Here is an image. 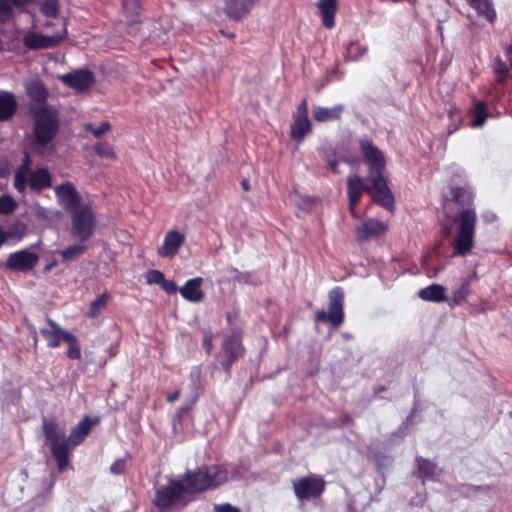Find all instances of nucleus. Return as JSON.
Listing matches in <instances>:
<instances>
[{"label": "nucleus", "instance_id": "nucleus-48", "mask_svg": "<svg viewBox=\"0 0 512 512\" xmlns=\"http://www.w3.org/2000/svg\"><path fill=\"white\" fill-rule=\"evenodd\" d=\"M214 512H241L239 508L229 503L218 504L214 506Z\"/></svg>", "mask_w": 512, "mask_h": 512}, {"label": "nucleus", "instance_id": "nucleus-44", "mask_svg": "<svg viewBox=\"0 0 512 512\" xmlns=\"http://www.w3.org/2000/svg\"><path fill=\"white\" fill-rule=\"evenodd\" d=\"M165 277L159 270H150L146 275V281L148 284H159L161 286Z\"/></svg>", "mask_w": 512, "mask_h": 512}, {"label": "nucleus", "instance_id": "nucleus-53", "mask_svg": "<svg viewBox=\"0 0 512 512\" xmlns=\"http://www.w3.org/2000/svg\"><path fill=\"white\" fill-rule=\"evenodd\" d=\"M180 397V392L179 391H175L174 393L170 394L167 396V401L169 403H173L175 402L178 398Z\"/></svg>", "mask_w": 512, "mask_h": 512}, {"label": "nucleus", "instance_id": "nucleus-28", "mask_svg": "<svg viewBox=\"0 0 512 512\" xmlns=\"http://www.w3.org/2000/svg\"><path fill=\"white\" fill-rule=\"evenodd\" d=\"M311 132V123L309 118L293 117V123L291 125V138L296 142L300 143L304 137Z\"/></svg>", "mask_w": 512, "mask_h": 512}, {"label": "nucleus", "instance_id": "nucleus-49", "mask_svg": "<svg viewBox=\"0 0 512 512\" xmlns=\"http://www.w3.org/2000/svg\"><path fill=\"white\" fill-rule=\"evenodd\" d=\"M357 50V54L355 55L356 58H358L359 56L365 54L366 52V47H360V45L356 42H351L348 46V51L350 53L354 52Z\"/></svg>", "mask_w": 512, "mask_h": 512}, {"label": "nucleus", "instance_id": "nucleus-41", "mask_svg": "<svg viewBox=\"0 0 512 512\" xmlns=\"http://www.w3.org/2000/svg\"><path fill=\"white\" fill-rule=\"evenodd\" d=\"M16 208V202L9 195H3L0 197V213L9 214L12 213Z\"/></svg>", "mask_w": 512, "mask_h": 512}, {"label": "nucleus", "instance_id": "nucleus-55", "mask_svg": "<svg viewBox=\"0 0 512 512\" xmlns=\"http://www.w3.org/2000/svg\"><path fill=\"white\" fill-rule=\"evenodd\" d=\"M356 206H357V205H353V206H351V203H349V211H350V213H351L352 217H354V218H357V217H358V215H357V213H356V211H355Z\"/></svg>", "mask_w": 512, "mask_h": 512}, {"label": "nucleus", "instance_id": "nucleus-36", "mask_svg": "<svg viewBox=\"0 0 512 512\" xmlns=\"http://www.w3.org/2000/svg\"><path fill=\"white\" fill-rule=\"evenodd\" d=\"M487 118V106L483 102H477L473 110V121L474 127H481L485 123Z\"/></svg>", "mask_w": 512, "mask_h": 512}, {"label": "nucleus", "instance_id": "nucleus-33", "mask_svg": "<svg viewBox=\"0 0 512 512\" xmlns=\"http://www.w3.org/2000/svg\"><path fill=\"white\" fill-rule=\"evenodd\" d=\"M417 462L420 475L423 479H433L437 475L438 469L432 462L422 458H419Z\"/></svg>", "mask_w": 512, "mask_h": 512}, {"label": "nucleus", "instance_id": "nucleus-18", "mask_svg": "<svg viewBox=\"0 0 512 512\" xmlns=\"http://www.w3.org/2000/svg\"><path fill=\"white\" fill-rule=\"evenodd\" d=\"M185 237L176 230L169 231L164 238V242L158 249L161 257L170 258L177 254L179 248L184 244Z\"/></svg>", "mask_w": 512, "mask_h": 512}, {"label": "nucleus", "instance_id": "nucleus-8", "mask_svg": "<svg viewBox=\"0 0 512 512\" xmlns=\"http://www.w3.org/2000/svg\"><path fill=\"white\" fill-rule=\"evenodd\" d=\"M184 492L186 488L182 483L169 480L167 484L157 487L155 505L160 510H165L176 503Z\"/></svg>", "mask_w": 512, "mask_h": 512}, {"label": "nucleus", "instance_id": "nucleus-27", "mask_svg": "<svg viewBox=\"0 0 512 512\" xmlns=\"http://www.w3.org/2000/svg\"><path fill=\"white\" fill-rule=\"evenodd\" d=\"M92 423L89 417H85L80 423H78L70 432L68 442L69 447L78 446L84 438L88 435L91 429Z\"/></svg>", "mask_w": 512, "mask_h": 512}, {"label": "nucleus", "instance_id": "nucleus-5", "mask_svg": "<svg viewBox=\"0 0 512 512\" xmlns=\"http://www.w3.org/2000/svg\"><path fill=\"white\" fill-rule=\"evenodd\" d=\"M329 310H319L315 313L316 322H329L338 327L343 323L344 312V292L340 287H336L329 292Z\"/></svg>", "mask_w": 512, "mask_h": 512}, {"label": "nucleus", "instance_id": "nucleus-12", "mask_svg": "<svg viewBox=\"0 0 512 512\" xmlns=\"http://www.w3.org/2000/svg\"><path fill=\"white\" fill-rule=\"evenodd\" d=\"M369 180L371 182V192H369V194L371 195L373 201L380 204L384 208L391 210L394 205V198L391 191L387 187L384 176L378 174L376 177L369 178Z\"/></svg>", "mask_w": 512, "mask_h": 512}, {"label": "nucleus", "instance_id": "nucleus-57", "mask_svg": "<svg viewBox=\"0 0 512 512\" xmlns=\"http://www.w3.org/2000/svg\"><path fill=\"white\" fill-rule=\"evenodd\" d=\"M29 165H30V158H29V156H28V155H25V157H24V162H23V164H22L20 167H25V166H27V168H29Z\"/></svg>", "mask_w": 512, "mask_h": 512}, {"label": "nucleus", "instance_id": "nucleus-2", "mask_svg": "<svg viewBox=\"0 0 512 512\" xmlns=\"http://www.w3.org/2000/svg\"><path fill=\"white\" fill-rule=\"evenodd\" d=\"M228 481V473L219 466H209L185 474L186 492L197 493Z\"/></svg>", "mask_w": 512, "mask_h": 512}, {"label": "nucleus", "instance_id": "nucleus-45", "mask_svg": "<svg viewBox=\"0 0 512 512\" xmlns=\"http://www.w3.org/2000/svg\"><path fill=\"white\" fill-rule=\"evenodd\" d=\"M12 12L11 2H0V22L10 19Z\"/></svg>", "mask_w": 512, "mask_h": 512}, {"label": "nucleus", "instance_id": "nucleus-51", "mask_svg": "<svg viewBox=\"0 0 512 512\" xmlns=\"http://www.w3.org/2000/svg\"><path fill=\"white\" fill-rule=\"evenodd\" d=\"M162 289L167 293H174L178 290L176 284L173 281L164 279L161 284Z\"/></svg>", "mask_w": 512, "mask_h": 512}, {"label": "nucleus", "instance_id": "nucleus-40", "mask_svg": "<svg viewBox=\"0 0 512 512\" xmlns=\"http://www.w3.org/2000/svg\"><path fill=\"white\" fill-rule=\"evenodd\" d=\"M95 152L102 158L114 160L116 159V154L113 151V148L108 143H99L95 146Z\"/></svg>", "mask_w": 512, "mask_h": 512}, {"label": "nucleus", "instance_id": "nucleus-47", "mask_svg": "<svg viewBox=\"0 0 512 512\" xmlns=\"http://www.w3.org/2000/svg\"><path fill=\"white\" fill-rule=\"evenodd\" d=\"M293 117L308 118V103L306 98L300 102Z\"/></svg>", "mask_w": 512, "mask_h": 512}, {"label": "nucleus", "instance_id": "nucleus-1", "mask_svg": "<svg viewBox=\"0 0 512 512\" xmlns=\"http://www.w3.org/2000/svg\"><path fill=\"white\" fill-rule=\"evenodd\" d=\"M476 221V212L469 208L463 209L454 217L455 235L452 256H465L471 252L474 246Z\"/></svg>", "mask_w": 512, "mask_h": 512}, {"label": "nucleus", "instance_id": "nucleus-20", "mask_svg": "<svg viewBox=\"0 0 512 512\" xmlns=\"http://www.w3.org/2000/svg\"><path fill=\"white\" fill-rule=\"evenodd\" d=\"M343 104H336L333 107H323L316 105L313 107V118L319 123L339 121L344 112Z\"/></svg>", "mask_w": 512, "mask_h": 512}, {"label": "nucleus", "instance_id": "nucleus-15", "mask_svg": "<svg viewBox=\"0 0 512 512\" xmlns=\"http://www.w3.org/2000/svg\"><path fill=\"white\" fill-rule=\"evenodd\" d=\"M59 78L67 86L77 91H84L94 83V77L88 70H77L71 73L60 75Z\"/></svg>", "mask_w": 512, "mask_h": 512}, {"label": "nucleus", "instance_id": "nucleus-14", "mask_svg": "<svg viewBox=\"0 0 512 512\" xmlns=\"http://www.w3.org/2000/svg\"><path fill=\"white\" fill-rule=\"evenodd\" d=\"M65 36V29L61 33H56L52 36L37 34L34 32L25 35L23 42L24 45L30 49H44L57 46Z\"/></svg>", "mask_w": 512, "mask_h": 512}, {"label": "nucleus", "instance_id": "nucleus-58", "mask_svg": "<svg viewBox=\"0 0 512 512\" xmlns=\"http://www.w3.org/2000/svg\"><path fill=\"white\" fill-rule=\"evenodd\" d=\"M32 333H33V341H34V344L36 345V343L38 341V337H37V332H36L35 328L32 329Z\"/></svg>", "mask_w": 512, "mask_h": 512}, {"label": "nucleus", "instance_id": "nucleus-25", "mask_svg": "<svg viewBox=\"0 0 512 512\" xmlns=\"http://www.w3.org/2000/svg\"><path fill=\"white\" fill-rule=\"evenodd\" d=\"M17 101L11 92L0 91V121H6L15 114Z\"/></svg>", "mask_w": 512, "mask_h": 512}, {"label": "nucleus", "instance_id": "nucleus-42", "mask_svg": "<svg viewBox=\"0 0 512 512\" xmlns=\"http://www.w3.org/2000/svg\"><path fill=\"white\" fill-rule=\"evenodd\" d=\"M40 10L47 17H55L58 14L59 7L57 2H40Z\"/></svg>", "mask_w": 512, "mask_h": 512}, {"label": "nucleus", "instance_id": "nucleus-19", "mask_svg": "<svg viewBox=\"0 0 512 512\" xmlns=\"http://www.w3.org/2000/svg\"><path fill=\"white\" fill-rule=\"evenodd\" d=\"M386 230L387 225L376 219H368L356 228L357 237L360 240L381 236L386 232Z\"/></svg>", "mask_w": 512, "mask_h": 512}, {"label": "nucleus", "instance_id": "nucleus-17", "mask_svg": "<svg viewBox=\"0 0 512 512\" xmlns=\"http://www.w3.org/2000/svg\"><path fill=\"white\" fill-rule=\"evenodd\" d=\"M58 201L66 210H75L79 206L80 196L75 187L70 183H65L55 188Z\"/></svg>", "mask_w": 512, "mask_h": 512}, {"label": "nucleus", "instance_id": "nucleus-7", "mask_svg": "<svg viewBox=\"0 0 512 512\" xmlns=\"http://www.w3.org/2000/svg\"><path fill=\"white\" fill-rule=\"evenodd\" d=\"M325 488V481L317 475H310L293 482V490L298 500L304 501L319 497Z\"/></svg>", "mask_w": 512, "mask_h": 512}, {"label": "nucleus", "instance_id": "nucleus-9", "mask_svg": "<svg viewBox=\"0 0 512 512\" xmlns=\"http://www.w3.org/2000/svg\"><path fill=\"white\" fill-rule=\"evenodd\" d=\"M361 151L369 163V177L383 175L385 169V159L383 153L368 138H362L359 141Z\"/></svg>", "mask_w": 512, "mask_h": 512}, {"label": "nucleus", "instance_id": "nucleus-56", "mask_svg": "<svg viewBox=\"0 0 512 512\" xmlns=\"http://www.w3.org/2000/svg\"><path fill=\"white\" fill-rule=\"evenodd\" d=\"M241 185H242L243 189L246 191H248L250 189V184L247 179H243L241 182Z\"/></svg>", "mask_w": 512, "mask_h": 512}, {"label": "nucleus", "instance_id": "nucleus-22", "mask_svg": "<svg viewBox=\"0 0 512 512\" xmlns=\"http://www.w3.org/2000/svg\"><path fill=\"white\" fill-rule=\"evenodd\" d=\"M202 283L203 279L201 277L190 279L179 289V292L187 301L201 302L204 298V292L201 290Z\"/></svg>", "mask_w": 512, "mask_h": 512}, {"label": "nucleus", "instance_id": "nucleus-24", "mask_svg": "<svg viewBox=\"0 0 512 512\" xmlns=\"http://www.w3.org/2000/svg\"><path fill=\"white\" fill-rule=\"evenodd\" d=\"M47 323L49 328H43L40 330V333L47 341L48 346L50 347H58L61 343V340L66 339V335L70 333L63 330L56 322L51 319H47Z\"/></svg>", "mask_w": 512, "mask_h": 512}, {"label": "nucleus", "instance_id": "nucleus-13", "mask_svg": "<svg viewBox=\"0 0 512 512\" xmlns=\"http://www.w3.org/2000/svg\"><path fill=\"white\" fill-rule=\"evenodd\" d=\"M462 9L463 12H466L467 17L475 23H479L482 20L492 22L496 17V12L491 2H465Z\"/></svg>", "mask_w": 512, "mask_h": 512}, {"label": "nucleus", "instance_id": "nucleus-54", "mask_svg": "<svg viewBox=\"0 0 512 512\" xmlns=\"http://www.w3.org/2000/svg\"><path fill=\"white\" fill-rule=\"evenodd\" d=\"M337 166H338V162L337 161H330L329 162V168L334 173H339V171L337 170Z\"/></svg>", "mask_w": 512, "mask_h": 512}, {"label": "nucleus", "instance_id": "nucleus-39", "mask_svg": "<svg viewBox=\"0 0 512 512\" xmlns=\"http://www.w3.org/2000/svg\"><path fill=\"white\" fill-rule=\"evenodd\" d=\"M71 447L53 451L52 454L58 463L59 471H64L68 465L69 450Z\"/></svg>", "mask_w": 512, "mask_h": 512}, {"label": "nucleus", "instance_id": "nucleus-43", "mask_svg": "<svg viewBox=\"0 0 512 512\" xmlns=\"http://www.w3.org/2000/svg\"><path fill=\"white\" fill-rule=\"evenodd\" d=\"M111 128L109 122H102L97 128H93L92 124L86 125V130L90 131L96 138H99L103 134L107 133Z\"/></svg>", "mask_w": 512, "mask_h": 512}, {"label": "nucleus", "instance_id": "nucleus-32", "mask_svg": "<svg viewBox=\"0 0 512 512\" xmlns=\"http://www.w3.org/2000/svg\"><path fill=\"white\" fill-rule=\"evenodd\" d=\"M87 249L86 245L83 244H74L62 250H59L58 253L62 256L65 261H73L85 253Z\"/></svg>", "mask_w": 512, "mask_h": 512}, {"label": "nucleus", "instance_id": "nucleus-16", "mask_svg": "<svg viewBox=\"0 0 512 512\" xmlns=\"http://www.w3.org/2000/svg\"><path fill=\"white\" fill-rule=\"evenodd\" d=\"M39 260L37 254L22 250L12 253L7 259V266L13 270L29 271L35 267Z\"/></svg>", "mask_w": 512, "mask_h": 512}, {"label": "nucleus", "instance_id": "nucleus-52", "mask_svg": "<svg viewBox=\"0 0 512 512\" xmlns=\"http://www.w3.org/2000/svg\"><path fill=\"white\" fill-rule=\"evenodd\" d=\"M203 346L205 347V349L209 352L212 348V335L211 334H207L205 335L204 339H203Z\"/></svg>", "mask_w": 512, "mask_h": 512}, {"label": "nucleus", "instance_id": "nucleus-60", "mask_svg": "<svg viewBox=\"0 0 512 512\" xmlns=\"http://www.w3.org/2000/svg\"><path fill=\"white\" fill-rule=\"evenodd\" d=\"M53 266H54V263H50V264L46 265L45 270L49 271L52 269Z\"/></svg>", "mask_w": 512, "mask_h": 512}, {"label": "nucleus", "instance_id": "nucleus-23", "mask_svg": "<svg viewBox=\"0 0 512 512\" xmlns=\"http://www.w3.org/2000/svg\"><path fill=\"white\" fill-rule=\"evenodd\" d=\"M222 350L224 355L227 357V362L222 364L229 367L238 357L243 354V347L241 345V339L238 335L233 334L223 342Z\"/></svg>", "mask_w": 512, "mask_h": 512}, {"label": "nucleus", "instance_id": "nucleus-10", "mask_svg": "<svg viewBox=\"0 0 512 512\" xmlns=\"http://www.w3.org/2000/svg\"><path fill=\"white\" fill-rule=\"evenodd\" d=\"M361 151L369 163V177L383 175L385 169V159L383 153L368 138H362L359 141Z\"/></svg>", "mask_w": 512, "mask_h": 512}, {"label": "nucleus", "instance_id": "nucleus-61", "mask_svg": "<svg viewBox=\"0 0 512 512\" xmlns=\"http://www.w3.org/2000/svg\"><path fill=\"white\" fill-rule=\"evenodd\" d=\"M225 36H227L230 39H233L235 37V34L234 33H227V34H225Z\"/></svg>", "mask_w": 512, "mask_h": 512}, {"label": "nucleus", "instance_id": "nucleus-11", "mask_svg": "<svg viewBox=\"0 0 512 512\" xmlns=\"http://www.w3.org/2000/svg\"><path fill=\"white\" fill-rule=\"evenodd\" d=\"M42 429L47 443L50 445L51 452L69 447L66 439L65 428L54 420L43 418Z\"/></svg>", "mask_w": 512, "mask_h": 512}, {"label": "nucleus", "instance_id": "nucleus-30", "mask_svg": "<svg viewBox=\"0 0 512 512\" xmlns=\"http://www.w3.org/2000/svg\"><path fill=\"white\" fill-rule=\"evenodd\" d=\"M251 7V2H226L224 10L230 19L238 21L250 12Z\"/></svg>", "mask_w": 512, "mask_h": 512}, {"label": "nucleus", "instance_id": "nucleus-3", "mask_svg": "<svg viewBox=\"0 0 512 512\" xmlns=\"http://www.w3.org/2000/svg\"><path fill=\"white\" fill-rule=\"evenodd\" d=\"M59 130L57 111L50 106L38 109L34 114V148L50 143Z\"/></svg>", "mask_w": 512, "mask_h": 512}, {"label": "nucleus", "instance_id": "nucleus-46", "mask_svg": "<svg viewBox=\"0 0 512 512\" xmlns=\"http://www.w3.org/2000/svg\"><path fill=\"white\" fill-rule=\"evenodd\" d=\"M125 461L123 459L116 460L110 467V472L114 475H121L125 472Z\"/></svg>", "mask_w": 512, "mask_h": 512}, {"label": "nucleus", "instance_id": "nucleus-4", "mask_svg": "<svg viewBox=\"0 0 512 512\" xmlns=\"http://www.w3.org/2000/svg\"><path fill=\"white\" fill-rule=\"evenodd\" d=\"M27 184L32 190L40 191L51 186V176L43 168L30 170L27 166L19 167L15 173L14 186L19 192H23Z\"/></svg>", "mask_w": 512, "mask_h": 512}, {"label": "nucleus", "instance_id": "nucleus-31", "mask_svg": "<svg viewBox=\"0 0 512 512\" xmlns=\"http://www.w3.org/2000/svg\"><path fill=\"white\" fill-rule=\"evenodd\" d=\"M25 87L27 94L33 101L43 103L47 100L48 91L40 80H31L26 83Z\"/></svg>", "mask_w": 512, "mask_h": 512}, {"label": "nucleus", "instance_id": "nucleus-50", "mask_svg": "<svg viewBox=\"0 0 512 512\" xmlns=\"http://www.w3.org/2000/svg\"><path fill=\"white\" fill-rule=\"evenodd\" d=\"M494 71L497 74H505L508 71V67L501 59H496L494 63Z\"/></svg>", "mask_w": 512, "mask_h": 512}, {"label": "nucleus", "instance_id": "nucleus-29", "mask_svg": "<svg viewBox=\"0 0 512 512\" xmlns=\"http://www.w3.org/2000/svg\"><path fill=\"white\" fill-rule=\"evenodd\" d=\"M418 296L425 301L445 302L447 300L445 288L439 284H432L418 292Z\"/></svg>", "mask_w": 512, "mask_h": 512}, {"label": "nucleus", "instance_id": "nucleus-26", "mask_svg": "<svg viewBox=\"0 0 512 512\" xmlns=\"http://www.w3.org/2000/svg\"><path fill=\"white\" fill-rule=\"evenodd\" d=\"M317 13L322 18V23L327 29L335 25L334 17L337 11V2H316Z\"/></svg>", "mask_w": 512, "mask_h": 512}, {"label": "nucleus", "instance_id": "nucleus-21", "mask_svg": "<svg viewBox=\"0 0 512 512\" xmlns=\"http://www.w3.org/2000/svg\"><path fill=\"white\" fill-rule=\"evenodd\" d=\"M363 192H371V185L364 184L358 175L349 176L347 178L348 203H351V206L357 205Z\"/></svg>", "mask_w": 512, "mask_h": 512}, {"label": "nucleus", "instance_id": "nucleus-38", "mask_svg": "<svg viewBox=\"0 0 512 512\" xmlns=\"http://www.w3.org/2000/svg\"><path fill=\"white\" fill-rule=\"evenodd\" d=\"M64 341L69 345L67 352L68 357L71 359H79L81 357V351L76 337L70 333L69 335H66V339Z\"/></svg>", "mask_w": 512, "mask_h": 512}, {"label": "nucleus", "instance_id": "nucleus-35", "mask_svg": "<svg viewBox=\"0 0 512 512\" xmlns=\"http://www.w3.org/2000/svg\"><path fill=\"white\" fill-rule=\"evenodd\" d=\"M109 298L110 295L108 293H102L99 295L91 302L88 315L95 318L106 307Z\"/></svg>", "mask_w": 512, "mask_h": 512}, {"label": "nucleus", "instance_id": "nucleus-6", "mask_svg": "<svg viewBox=\"0 0 512 512\" xmlns=\"http://www.w3.org/2000/svg\"><path fill=\"white\" fill-rule=\"evenodd\" d=\"M94 227V214L89 206L82 205L73 211L71 233L75 238L81 241L88 240L94 232Z\"/></svg>", "mask_w": 512, "mask_h": 512}, {"label": "nucleus", "instance_id": "nucleus-37", "mask_svg": "<svg viewBox=\"0 0 512 512\" xmlns=\"http://www.w3.org/2000/svg\"><path fill=\"white\" fill-rule=\"evenodd\" d=\"M470 293L469 280H464L460 286L454 291L452 301L454 304H460L465 301Z\"/></svg>", "mask_w": 512, "mask_h": 512}, {"label": "nucleus", "instance_id": "nucleus-34", "mask_svg": "<svg viewBox=\"0 0 512 512\" xmlns=\"http://www.w3.org/2000/svg\"><path fill=\"white\" fill-rule=\"evenodd\" d=\"M453 200L460 205H469L473 200V194L468 188H453Z\"/></svg>", "mask_w": 512, "mask_h": 512}, {"label": "nucleus", "instance_id": "nucleus-59", "mask_svg": "<svg viewBox=\"0 0 512 512\" xmlns=\"http://www.w3.org/2000/svg\"><path fill=\"white\" fill-rule=\"evenodd\" d=\"M188 410H189V408H188V407H181V408H180V410H179V412H180L181 414H182V413H187V412H188Z\"/></svg>", "mask_w": 512, "mask_h": 512}]
</instances>
